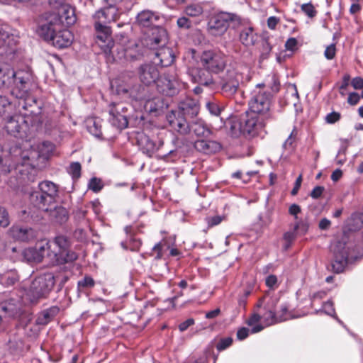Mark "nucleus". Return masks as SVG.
Segmentation results:
<instances>
[{"label": "nucleus", "instance_id": "obj_1", "mask_svg": "<svg viewBox=\"0 0 363 363\" xmlns=\"http://www.w3.org/2000/svg\"><path fill=\"white\" fill-rule=\"evenodd\" d=\"M199 112L198 101L186 97L178 106V109L169 111L166 120L171 130L179 135H185L189 131L188 121L194 118Z\"/></svg>", "mask_w": 363, "mask_h": 363}, {"label": "nucleus", "instance_id": "obj_2", "mask_svg": "<svg viewBox=\"0 0 363 363\" xmlns=\"http://www.w3.org/2000/svg\"><path fill=\"white\" fill-rule=\"evenodd\" d=\"M111 86L118 95L130 101H143L148 94L147 87L138 83L135 79L121 76L110 82Z\"/></svg>", "mask_w": 363, "mask_h": 363}, {"label": "nucleus", "instance_id": "obj_3", "mask_svg": "<svg viewBox=\"0 0 363 363\" xmlns=\"http://www.w3.org/2000/svg\"><path fill=\"white\" fill-rule=\"evenodd\" d=\"M63 26H53L42 21L38 26L37 33L45 41L50 43L58 49L69 47L73 40L72 33Z\"/></svg>", "mask_w": 363, "mask_h": 363}, {"label": "nucleus", "instance_id": "obj_4", "mask_svg": "<svg viewBox=\"0 0 363 363\" xmlns=\"http://www.w3.org/2000/svg\"><path fill=\"white\" fill-rule=\"evenodd\" d=\"M38 189L30 194V200L38 209L48 211V206L58 196L59 187L54 182L45 180L38 184Z\"/></svg>", "mask_w": 363, "mask_h": 363}, {"label": "nucleus", "instance_id": "obj_5", "mask_svg": "<svg viewBox=\"0 0 363 363\" xmlns=\"http://www.w3.org/2000/svg\"><path fill=\"white\" fill-rule=\"evenodd\" d=\"M350 245L338 241L331 247L333 259L331 262L332 271L336 274L341 273L349 263L356 260L359 256L350 250Z\"/></svg>", "mask_w": 363, "mask_h": 363}, {"label": "nucleus", "instance_id": "obj_6", "mask_svg": "<svg viewBox=\"0 0 363 363\" xmlns=\"http://www.w3.org/2000/svg\"><path fill=\"white\" fill-rule=\"evenodd\" d=\"M55 285V278L51 274H45L35 278L26 292V298L30 303H36L45 298Z\"/></svg>", "mask_w": 363, "mask_h": 363}, {"label": "nucleus", "instance_id": "obj_7", "mask_svg": "<svg viewBox=\"0 0 363 363\" xmlns=\"http://www.w3.org/2000/svg\"><path fill=\"white\" fill-rule=\"evenodd\" d=\"M191 57L201 65L206 68H225L228 66H233L230 57L225 56L220 52L215 50H206L201 55L192 49L191 50Z\"/></svg>", "mask_w": 363, "mask_h": 363}, {"label": "nucleus", "instance_id": "obj_8", "mask_svg": "<svg viewBox=\"0 0 363 363\" xmlns=\"http://www.w3.org/2000/svg\"><path fill=\"white\" fill-rule=\"evenodd\" d=\"M272 98L269 93L257 89L254 90L249 101L250 111L266 119L271 118Z\"/></svg>", "mask_w": 363, "mask_h": 363}, {"label": "nucleus", "instance_id": "obj_9", "mask_svg": "<svg viewBox=\"0 0 363 363\" xmlns=\"http://www.w3.org/2000/svg\"><path fill=\"white\" fill-rule=\"evenodd\" d=\"M240 23V20L238 16L229 13H220L211 18L208 26L211 33L218 36L224 34L230 24L233 28H235Z\"/></svg>", "mask_w": 363, "mask_h": 363}, {"label": "nucleus", "instance_id": "obj_10", "mask_svg": "<svg viewBox=\"0 0 363 363\" xmlns=\"http://www.w3.org/2000/svg\"><path fill=\"white\" fill-rule=\"evenodd\" d=\"M76 20L74 9L67 4L62 6L58 11L46 13L43 21L57 27L63 26L64 24H66L67 26H72L76 22Z\"/></svg>", "mask_w": 363, "mask_h": 363}, {"label": "nucleus", "instance_id": "obj_11", "mask_svg": "<svg viewBox=\"0 0 363 363\" xmlns=\"http://www.w3.org/2000/svg\"><path fill=\"white\" fill-rule=\"evenodd\" d=\"M130 106L125 103H112L109 107V122L118 129L128 127Z\"/></svg>", "mask_w": 363, "mask_h": 363}, {"label": "nucleus", "instance_id": "obj_12", "mask_svg": "<svg viewBox=\"0 0 363 363\" xmlns=\"http://www.w3.org/2000/svg\"><path fill=\"white\" fill-rule=\"evenodd\" d=\"M168 43V34L162 26H154L149 29L143 40V45L150 50H157L166 46Z\"/></svg>", "mask_w": 363, "mask_h": 363}, {"label": "nucleus", "instance_id": "obj_13", "mask_svg": "<svg viewBox=\"0 0 363 363\" xmlns=\"http://www.w3.org/2000/svg\"><path fill=\"white\" fill-rule=\"evenodd\" d=\"M264 118L253 112H246L245 116L240 120V130L244 135L255 136L264 127Z\"/></svg>", "mask_w": 363, "mask_h": 363}, {"label": "nucleus", "instance_id": "obj_14", "mask_svg": "<svg viewBox=\"0 0 363 363\" xmlns=\"http://www.w3.org/2000/svg\"><path fill=\"white\" fill-rule=\"evenodd\" d=\"M156 86L160 93L173 96L179 93L182 83L176 76L164 74L157 79Z\"/></svg>", "mask_w": 363, "mask_h": 363}, {"label": "nucleus", "instance_id": "obj_15", "mask_svg": "<svg viewBox=\"0 0 363 363\" xmlns=\"http://www.w3.org/2000/svg\"><path fill=\"white\" fill-rule=\"evenodd\" d=\"M242 77L238 69H227L222 79V93L227 97L233 96L238 90Z\"/></svg>", "mask_w": 363, "mask_h": 363}, {"label": "nucleus", "instance_id": "obj_16", "mask_svg": "<svg viewBox=\"0 0 363 363\" xmlns=\"http://www.w3.org/2000/svg\"><path fill=\"white\" fill-rule=\"evenodd\" d=\"M50 243L49 242H41L35 247H28L23 250L22 256L27 262H40L45 255L50 254Z\"/></svg>", "mask_w": 363, "mask_h": 363}, {"label": "nucleus", "instance_id": "obj_17", "mask_svg": "<svg viewBox=\"0 0 363 363\" xmlns=\"http://www.w3.org/2000/svg\"><path fill=\"white\" fill-rule=\"evenodd\" d=\"M30 69H9L11 71L12 77L14 79V82L19 89V94H16V97L24 99L26 101L29 100L28 94L26 88V84L28 80L29 72Z\"/></svg>", "mask_w": 363, "mask_h": 363}, {"label": "nucleus", "instance_id": "obj_18", "mask_svg": "<svg viewBox=\"0 0 363 363\" xmlns=\"http://www.w3.org/2000/svg\"><path fill=\"white\" fill-rule=\"evenodd\" d=\"M9 233L14 240L21 242H28L35 238V232L33 228L21 225H13Z\"/></svg>", "mask_w": 363, "mask_h": 363}, {"label": "nucleus", "instance_id": "obj_19", "mask_svg": "<svg viewBox=\"0 0 363 363\" xmlns=\"http://www.w3.org/2000/svg\"><path fill=\"white\" fill-rule=\"evenodd\" d=\"M188 126L189 130L184 135L193 133L197 137L208 138L212 134L211 130L201 118H192L191 121H188Z\"/></svg>", "mask_w": 363, "mask_h": 363}, {"label": "nucleus", "instance_id": "obj_20", "mask_svg": "<svg viewBox=\"0 0 363 363\" xmlns=\"http://www.w3.org/2000/svg\"><path fill=\"white\" fill-rule=\"evenodd\" d=\"M174 60L175 55L172 49L164 46L157 49V51L155 52L154 63L164 68L172 66Z\"/></svg>", "mask_w": 363, "mask_h": 363}, {"label": "nucleus", "instance_id": "obj_21", "mask_svg": "<svg viewBox=\"0 0 363 363\" xmlns=\"http://www.w3.org/2000/svg\"><path fill=\"white\" fill-rule=\"evenodd\" d=\"M137 142L141 151L148 157H152L155 152L157 150L160 146L163 145L162 140H160L159 145H157L149 136L144 133H139L138 135Z\"/></svg>", "mask_w": 363, "mask_h": 363}, {"label": "nucleus", "instance_id": "obj_22", "mask_svg": "<svg viewBox=\"0 0 363 363\" xmlns=\"http://www.w3.org/2000/svg\"><path fill=\"white\" fill-rule=\"evenodd\" d=\"M26 127L27 125L24 123V121L22 120L21 123H20L15 118L9 117L6 122L4 128L8 134L16 138L24 139L26 138L25 131Z\"/></svg>", "mask_w": 363, "mask_h": 363}, {"label": "nucleus", "instance_id": "obj_23", "mask_svg": "<svg viewBox=\"0 0 363 363\" xmlns=\"http://www.w3.org/2000/svg\"><path fill=\"white\" fill-rule=\"evenodd\" d=\"M159 20L160 17L156 13L150 10H143L138 13L135 23L140 27L150 29L151 28L156 26L155 24Z\"/></svg>", "mask_w": 363, "mask_h": 363}, {"label": "nucleus", "instance_id": "obj_24", "mask_svg": "<svg viewBox=\"0 0 363 363\" xmlns=\"http://www.w3.org/2000/svg\"><path fill=\"white\" fill-rule=\"evenodd\" d=\"M144 104V108L146 111L154 113L155 116L159 115L163 111V110L167 107V104L161 97H153L149 98L148 94L147 95L146 99Z\"/></svg>", "mask_w": 363, "mask_h": 363}, {"label": "nucleus", "instance_id": "obj_25", "mask_svg": "<svg viewBox=\"0 0 363 363\" xmlns=\"http://www.w3.org/2000/svg\"><path fill=\"white\" fill-rule=\"evenodd\" d=\"M213 69H189L192 81L199 85L208 86L213 83Z\"/></svg>", "mask_w": 363, "mask_h": 363}, {"label": "nucleus", "instance_id": "obj_26", "mask_svg": "<svg viewBox=\"0 0 363 363\" xmlns=\"http://www.w3.org/2000/svg\"><path fill=\"white\" fill-rule=\"evenodd\" d=\"M116 10L115 7L108 6L96 11L94 16L95 23L101 25H106L111 21H116Z\"/></svg>", "mask_w": 363, "mask_h": 363}, {"label": "nucleus", "instance_id": "obj_27", "mask_svg": "<svg viewBox=\"0 0 363 363\" xmlns=\"http://www.w3.org/2000/svg\"><path fill=\"white\" fill-rule=\"evenodd\" d=\"M195 148L205 154H211L219 151L221 148L220 143L214 140H198L194 144Z\"/></svg>", "mask_w": 363, "mask_h": 363}, {"label": "nucleus", "instance_id": "obj_28", "mask_svg": "<svg viewBox=\"0 0 363 363\" xmlns=\"http://www.w3.org/2000/svg\"><path fill=\"white\" fill-rule=\"evenodd\" d=\"M60 309L57 306H52L50 307L45 311H43L42 313H40L37 319H36V323L38 325H46L49 322H50L53 318L57 315L59 313Z\"/></svg>", "mask_w": 363, "mask_h": 363}, {"label": "nucleus", "instance_id": "obj_29", "mask_svg": "<svg viewBox=\"0 0 363 363\" xmlns=\"http://www.w3.org/2000/svg\"><path fill=\"white\" fill-rule=\"evenodd\" d=\"M140 81L146 86L155 83L160 78L158 69H140Z\"/></svg>", "mask_w": 363, "mask_h": 363}, {"label": "nucleus", "instance_id": "obj_30", "mask_svg": "<svg viewBox=\"0 0 363 363\" xmlns=\"http://www.w3.org/2000/svg\"><path fill=\"white\" fill-rule=\"evenodd\" d=\"M54 257L57 264H62L67 262H72L75 261L78 256L76 252L69 250H65L60 252H55Z\"/></svg>", "mask_w": 363, "mask_h": 363}, {"label": "nucleus", "instance_id": "obj_31", "mask_svg": "<svg viewBox=\"0 0 363 363\" xmlns=\"http://www.w3.org/2000/svg\"><path fill=\"white\" fill-rule=\"evenodd\" d=\"M49 216L52 220L60 224L65 223L68 219V212L62 206H56L51 209Z\"/></svg>", "mask_w": 363, "mask_h": 363}, {"label": "nucleus", "instance_id": "obj_32", "mask_svg": "<svg viewBox=\"0 0 363 363\" xmlns=\"http://www.w3.org/2000/svg\"><path fill=\"white\" fill-rule=\"evenodd\" d=\"M264 86L269 87L274 93L278 92L279 91L280 82L277 76L274 73H272V74L267 76L264 82L256 85V88Z\"/></svg>", "mask_w": 363, "mask_h": 363}, {"label": "nucleus", "instance_id": "obj_33", "mask_svg": "<svg viewBox=\"0 0 363 363\" xmlns=\"http://www.w3.org/2000/svg\"><path fill=\"white\" fill-rule=\"evenodd\" d=\"M255 35L252 27H245L240 31V40L246 46L253 45L256 41Z\"/></svg>", "mask_w": 363, "mask_h": 363}, {"label": "nucleus", "instance_id": "obj_34", "mask_svg": "<svg viewBox=\"0 0 363 363\" xmlns=\"http://www.w3.org/2000/svg\"><path fill=\"white\" fill-rule=\"evenodd\" d=\"M95 30L96 38L104 43H109L111 41V28L106 25H101L99 23H95Z\"/></svg>", "mask_w": 363, "mask_h": 363}, {"label": "nucleus", "instance_id": "obj_35", "mask_svg": "<svg viewBox=\"0 0 363 363\" xmlns=\"http://www.w3.org/2000/svg\"><path fill=\"white\" fill-rule=\"evenodd\" d=\"M18 275L15 270H10L4 274H0V282L6 286H10L18 281Z\"/></svg>", "mask_w": 363, "mask_h": 363}, {"label": "nucleus", "instance_id": "obj_36", "mask_svg": "<svg viewBox=\"0 0 363 363\" xmlns=\"http://www.w3.org/2000/svg\"><path fill=\"white\" fill-rule=\"evenodd\" d=\"M88 131L94 137L100 138L102 135L100 121L96 119H89L86 121Z\"/></svg>", "mask_w": 363, "mask_h": 363}, {"label": "nucleus", "instance_id": "obj_37", "mask_svg": "<svg viewBox=\"0 0 363 363\" xmlns=\"http://www.w3.org/2000/svg\"><path fill=\"white\" fill-rule=\"evenodd\" d=\"M262 316L258 313H254L247 320V323L250 326H252L251 329L252 333H257L264 329V326L257 324L261 320Z\"/></svg>", "mask_w": 363, "mask_h": 363}, {"label": "nucleus", "instance_id": "obj_38", "mask_svg": "<svg viewBox=\"0 0 363 363\" xmlns=\"http://www.w3.org/2000/svg\"><path fill=\"white\" fill-rule=\"evenodd\" d=\"M55 150V145L49 141L43 142L38 147L39 155L44 158L49 157Z\"/></svg>", "mask_w": 363, "mask_h": 363}, {"label": "nucleus", "instance_id": "obj_39", "mask_svg": "<svg viewBox=\"0 0 363 363\" xmlns=\"http://www.w3.org/2000/svg\"><path fill=\"white\" fill-rule=\"evenodd\" d=\"M11 38L13 39V35L10 34L9 28L0 26V46L3 45L10 46Z\"/></svg>", "mask_w": 363, "mask_h": 363}, {"label": "nucleus", "instance_id": "obj_40", "mask_svg": "<svg viewBox=\"0 0 363 363\" xmlns=\"http://www.w3.org/2000/svg\"><path fill=\"white\" fill-rule=\"evenodd\" d=\"M94 280L89 276L84 277L77 283L79 291H83L84 289L92 288L94 286Z\"/></svg>", "mask_w": 363, "mask_h": 363}, {"label": "nucleus", "instance_id": "obj_41", "mask_svg": "<svg viewBox=\"0 0 363 363\" xmlns=\"http://www.w3.org/2000/svg\"><path fill=\"white\" fill-rule=\"evenodd\" d=\"M262 317L267 326L279 322V318L277 317L276 312L272 308L268 309Z\"/></svg>", "mask_w": 363, "mask_h": 363}, {"label": "nucleus", "instance_id": "obj_42", "mask_svg": "<svg viewBox=\"0 0 363 363\" xmlns=\"http://www.w3.org/2000/svg\"><path fill=\"white\" fill-rule=\"evenodd\" d=\"M269 35L267 33H263L262 36V56L263 57H267V55L272 50V46L269 42Z\"/></svg>", "mask_w": 363, "mask_h": 363}, {"label": "nucleus", "instance_id": "obj_43", "mask_svg": "<svg viewBox=\"0 0 363 363\" xmlns=\"http://www.w3.org/2000/svg\"><path fill=\"white\" fill-rule=\"evenodd\" d=\"M53 243L59 247V252H60L67 248L69 241L65 235H57L55 237Z\"/></svg>", "mask_w": 363, "mask_h": 363}, {"label": "nucleus", "instance_id": "obj_44", "mask_svg": "<svg viewBox=\"0 0 363 363\" xmlns=\"http://www.w3.org/2000/svg\"><path fill=\"white\" fill-rule=\"evenodd\" d=\"M82 167L79 162H72L68 168V172L73 179H78L81 176Z\"/></svg>", "mask_w": 363, "mask_h": 363}, {"label": "nucleus", "instance_id": "obj_45", "mask_svg": "<svg viewBox=\"0 0 363 363\" xmlns=\"http://www.w3.org/2000/svg\"><path fill=\"white\" fill-rule=\"evenodd\" d=\"M323 311L328 315L333 316L340 323L342 324V322L337 318L335 315V308L333 307V303L330 301L325 302L323 305Z\"/></svg>", "mask_w": 363, "mask_h": 363}, {"label": "nucleus", "instance_id": "obj_46", "mask_svg": "<svg viewBox=\"0 0 363 363\" xmlns=\"http://www.w3.org/2000/svg\"><path fill=\"white\" fill-rule=\"evenodd\" d=\"M10 224V218L7 210L0 206V227L6 228Z\"/></svg>", "mask_w": 363, "mask_h": 363}, {"label": "nucleus", "instance_id": "obj_47", "mask_svg": "<svg viewBox=\"0 0 363 363\" xmlns=\"http://www.w3.org/2000/svg\"><path fill=\"white\" fill-rule=\"evenodd\" d=\"M10 101L6 96H0V120H4V116L10 108Z\"/></svg>", "mask_w": 363, "mask_h": 363}, {"label": "nucleus", "instance_id": "obj_48", "mask_svg": "<svg viewBox=\"0 0 363 363\" xmlns=\"http://www.w3.org/2000/svg\"><path fill=\"white\" fill-rule=\"evenodd\" d=\"M206 106L210 113L216 116H218L223 110V108L214 101L207 102Z\"/></svg>", "mask_w": 363, "mask_h": 363}, {"label": "nucleus", "instance_id": "obj_49", "mask_svg": "<svg viewBox=\"0 0 363 363\" xmlns=\"http://www.w3.org/2000/svg\"><path fill=\"white\" fill-rule=\"evenodd\" d=\"M301 11L311 18L315 17L317 14V11L311 3L301 5Z\"/></svg>", "mask_w": 363, "mask_h": 363}, {"label": "nucleus", "instance_id": "obj_50", "mask_svg": "<svg viewBox=\"0 0 363 363\" xmlns=\"http://www.w3.org/2000/svg\"><path fill=\"white\" fill-rule=\"evenodd\" d=\"M88 186L93 191L99 192L103 188V184L101 179L94 177L90 179Z\"/></svg>", "mask_w": 363, "mask_h": 363}, {"label": "nucleus", "instance_id": "obj_51", "mask_svg": "<svg viewBox=\"0 0 363 363\" xmlns=\"http://www.w3.org/2000/svg\"><path fill=\"white\" fill-rule=\"evenodd\" d=\"M186 13L190 16H198L202 13V8L198 5H190L185 9Z\"/></svg>", "mask_w": 363, "mask_h": 363}, {"label": "nucleus", "instance_id": "obj_52", "mask_svg": "<svg viewBox=\"0 0 363 363\" xmlns=\"http://www.w3.org/2000/svg\"><path fill=\"white\" fill-rule=\"evenodd\" d=\"M233 343V339L230 337L222 338L216 345V349L222 351L230 347Z\"/></svg>", "mask_w": 363, "mask_h": 363}, {"label": "nucleus", "instance_id": "obj_53", "mask_svg": "<svg viewBox=\"0 0 363 363\" xmlns=\"http://www.w3.org/2000/svg\"><path fill=\"white\" fill-rule=\"evenodd\" d=\"M341 118V115L340 113L336 111H333L330 113H328L325 118V120L327 123L333 124L340 121Z\"/></svg>", "mask_w": 363, "mask_h": 363}, {"label": "nucleus", "instance_id": "obj_54", "mask_svg": "<svg viewBox=\"0 0 363 363\" xmlns=\"http://www.w3.org/2000/svg\"><path fill=\"white\" fill-rule=\"evenodd\" d=\"M301 213V208L300 206L296 203L291 204L289 208V213L294 216L296 221L298 220V214Z\"/></svg>", "mask_w": 363, "mask_h": 363}, {"label": "nucleus", "instance_id": "obj_55", "mask_svg": "<svg viewBox=\"0 0 363 363\" xmlns=\"http://www.w3.org/2000/svg\"><path fill=\"white\" fill-rule=\"evenodd\" d=\"M49 4L54 11H58L62 6H67L64 0H49Z\"/></svg>", "mask_w": 363, "mask_h": 363}, {"label": "nucleus", "instance_id": "obj_56", "mask_svg": "<svg viewBox=\"0 0 363 363\" xmlns=\"http://www.w3.org/2000/svg\"><path fill=\"white\" fill-rule=\"evenodd\" d=\"M325 188L322 186H316L310 194V196L315 199H317L321 196Z\"/></svg>", "mask_w": 363, "mask_h": 363}, {"label": "nucleus", "instance_id": "obj_57", "mask_svg": "<svg viewBox=\"0 0 363 363\" xmlns=\"http://www.w3.org/2000/svg\"><path fill=\"white\" fill-rule=\"evenodd\" d=\"M223 218L220 216H215L213 217H209L206 218L208 225L209 227H213L221 223Z\"/></svg>", "mask_w": 363, "mask_h": 363}, {"label": "nucleus", "instance_id": "obj_58", "mask_svg": "<svg viewBox=\"0 0 363 363\" xmlns=\"http://www.w3.org/2000/svg\"><path fill=\"white\" fill-rule=\"evenodd\" d=\"M294 230H301L303 233H306L308 230V225L301 219L296 221L294 224Z\"/></svg>", "mask_w": 363, "mask_h": 363}, {"label": "nucleus", "instance_id": "obj_59", "mask_svg": "<svg viewBox=\"0 0 363 363\" xmlns=\"http://www.w3.org/2000/svg\"><path fill=\"white\" fill-rule=\"evenodd\" d=\"M177 25L181 28L188 29L191 27V22L186 17H181L177 20Z\"/></svg>", "mask_w": 363, "mask_h": 363}, {"label": "nucleus", "instance_id": "obj_60", "mask_svg": "<svg viewBox=\"0 0 363 363\" xmlns=\"http://www.w3.org/2000/svg\"><path fill=\"white\" fill-rule=\"evenodd\" d=\"M335 55V45L334 44H331L328 46L325 50V56L328 59H333Z\"/></svg>", "mask_w": 363, "mask_h": 363}, {"label": "nucleus", "instance_id": "obj_61", "mask_svg": "<svg viewBox=\"0 0 363 363\" xmlns=\"http://www.w3.org/2000/svg\"><path fill=\"white\" fill-rule=\"evenodd\" d=\"M250 330L247 328H241L237 332V337L240 340H243L249 335Z\"/></svg>", "mask_w": 363, "mask_h": 363}, {"label": "nucleus", "instance_id": "obj_62", "mask_svg": "<svg viewBox=\"0 0 363 363\" xmlns=\"http://www.w3.org/2000/svg\"><path fill=\"white\" fill-rule=\"evenodd\" d=\"M297 40L294 38H290L285 43L286 49L288 50L294 51L297 45Z\"/></svg>", "mask_w": 363, "mask_h": 363}, {"label": "nucleus", "instance_id": "obj_63", "mask_svg": "<svg viewBox=\"0 0 363 363\" xmlns=\"http://www.w3.org/2000/svg\"><path fill=\"white\" fill-rule=\"evenodd\" d=\"M296 235V230H294V228L292 230L288 231L284 233V239L285 242H292L295 240Z\"/></svg>", "mask_w": 363, "mask_h": 363}, {"label": "nucleus", "instance_id": "obj_64", "mask_svg": "<svg viewBox=\"0 0 363 363\" xmlns=\"http://www.w3.org/2000/svg\"><path fill=\"white\" fill-rule=\"evenodd\" d=\"M352 219L357 223L356 228H361L363 226V213L354 215Z\"/></svg>", "mask_w": 363, "mask_h": 363}]
</instances>
